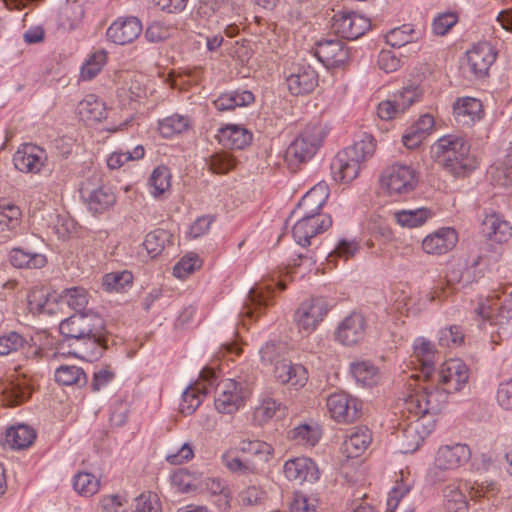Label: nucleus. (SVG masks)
I'll return each mask as SVG.
<instances>
[{"label": "nucleus", "mask_w": 512, "mask_h": 512, "mask_svg": "<svg viewBox=\"0 0 512 512\" xmlns=\"http://www.w3.org/2000/svg\"><path fill=\"white\" fill-rule=\"evenodd\" d=\"M431 157L455 177L464 176L478 166L476 158L470 154L468 140L459 134H447L439 138L431 146Z\"/></svg>", "instance_id": "1"}, {"label": "nucleus", "mask_w": 512, "mask_h": 512, "mask_svg": "<svg viewBox=\"0 0 512 512\" xmlns=\"http://www.w3.org/2000/svg\"><path fill=\"white\" fill-rule=\"evenodd\" d=\"M375 148L374 137L363 133L359 140L340 151L332 160L331 174L334 180L339 182L354 180L360 171L361 162L370 158L374 154Z\"/></svg>", "instance_id": "2"}, {"label": "nucleus", "mask_w": 512, "mask_h": 512, "mask_svg": "<svg viewBox=\"0 0 512 512\" xmlns=\"http://www.w3.org/2000/svg\"><path fill=\"white\" fill-rule=\"evenodd\" d=\"M449 393L438 384L428 383L408 395L404 401V410L411 416H435L445 407Z\"/></svg>", "instance_id": "3"}, {"label": "nucleus", "mask_w": 512, "mask_h": 512, "mask_svg": "<svg viewBox=\"0 0 512 512\" xmlns=\"http://www.w3.org/2000/svg\"><path fill=\"white\" fill-rule=\"evenodd\" d=\"M327 131L319 123H311L286 149L285 159L292 169L310 160L321 146Z\"/></svg>", "instance_id": "4"}, {"label": "nucleus", "mask_w": 512, "mask_h": 512, "mask_svg": "<svg viewBox=\"0 0 512 512\" xmlns=\"http://www.w3.org/2000/svg\"><path fill=\"white\" fill-rule=\"evenodd\" d=\"M105 327L104 319L97 312L87 310L74 313L62 320L59 331L65 341L80 342L81 339H90V337L98 336L99 333H104Z\"/></svg>", "instance_id": "5"}, {"label": "nucleus", "mask_w": 512, "mask_h": 512, "mask_svg": "<svg viewBox=\"0 0 512 512\" xmlns=\"http://www.w3.org/2000/svg\"><path fill=\"white\" fill-rule=\"evenodd\" d=\"M252 380L225 379L216 386L214 405L216 410L222 414H233L237 412L250 397L252 393Z\"/></svg>", "instance_id": "6"}, {"label": "nucleus", "mask_w": 512, "mask_h": 512, "mask_svg": "<svg viewBox=\"0 0 512 512\" xmlns=\"http://www.w3.org/2000/svg\"><path fill=\"white\" fill-rule=\"evenodd\" d=\"M496 55L491 44L488 42L478 43L466 53V60L461 66L463 75L469 80L485 77L495 62Z\"/></svg>", "instance_id": "7"}, {"label": "nucleus", "mask_w": 512, "mask_h": 512, "mask_svg": "<svg viewBox=\"0 0 512 512\" xmlns=\"http://www.w3.org/2000/svg\"><path fill=\"white\" fill-rule=\"evenodd\" d=\"M381 187L390 195H402L413 191L417 180L414 170L404 164L386 167L380 177Z\"/></svg>", "instance_id": "8"}, {"label": "nucleus", "mask_w": 512, "mask_h": 512, "mask_svg": "<svg viewBox=\"0 0 512 512\" xmlns=\"http://www.w3.org/2000/svg\"><path fill=\"white\" fill-rule=\"evenodd\" d=\"M414 417L401 428L399 436L401 452L405 454L415 452L435 427V419L431 417Z\"/></svg>", "instance_id": "9"}, {"label": "nucleus", "mask_w": 512, "mask_h": 512, "mask_svg": "<svg viewBox=\"0 0 512 512\" xmlns=\"http://www.w3.org/2000/svg\"><path fill=\"white\" fill-rule=\"evenodd\" d=\"M291 217H298L293 226V238L301 246L310 244V239L327 230L332 225L330 215H309L306 213L291 214Z\"/></svg>", "instance_id": "10"}, {"label": "nucleus", "mask_w": 512, "mask_h": 512, "mask_svg": "<svg viewBox=\"0 0 512 512\" xmlns=\"http://www.w3.org/2000/svg\"><path fill=\"white\" fill-rule=\"evenodd\" d=\"M286 83L292 95L309 94L318 86V73L304 61L293 63L288 69Z\"/></svg>", "instance_id": "11"}, {"label": "nucleus", "mask_w": 512, "mask_h": 512, "mask_svg": "<svg viewBox=\"0 0 512 512\" xmlns=\"http://www.w3.org/2000/svg\"><path fill=\"white\" fill-rule=\"evenodd\" d=\"M469 369L459 359L445 361L438 372L437 384L449 394L460 391L468 382Z\"/></svg>", "instance_id": "12"}, {"label": "nucleus", "mask_w": 512, "mask_h": 512, "mask_svg": "<svg viewBox=\"0 0 512 512\" xmlns=\"http://www.w3.org/2000/svg\"><path fill=\"white\" fill-rule=\"evenodd\" d=\"M367 322L358 312H351L344 317L336 327L335 340L344 346H354L360 343L366 334Z\"/></svg>", "instance_id": "13"}, {"label": "nucleus", "mask_w": 512, "mask_h": 512, "mask_svg": "<svg viewBox=\"0 0 512 512\" xmlns=\"http://www.w3.org/2000/svg\"><path fill=\"white\" fill-rule=\"evenodd\" d=\"M329 310L324 298H312L301 303L294 314V321L300 330L313 331Z\"/></svg>", "instance_id": "14"}, {"label": "nucleus", "mask_w": 512, "mask_h": 512, "mask_svg": "<svg viewBox=\"0 0 512 512\" xmlns=\"http://www.w3.org/2000/svg\"><path fill=\"white\" fill-rule=\"evenodd\" d=\"M275 287L284 290L286 285L283 280L271 279V282L261 283L253 287L248 294V303L245 304L241 312L249 318H255L262 309L269 305L270 300L274 294Z\"/></svg>", "instance_id": "15"}, {"label": "nucleus", "mask_w": 512, "mask_h": 512, "mask_svg": "<svg viewBox=\"0 0 512 512\" xmlns=\"http://www.w3.org/2000/svg\"><path fill=\"white\" fill-rule=\"evenodd\" d=\"M370 28L367 18L355 12H342L334 15L332 29L338 36L354 40L364 35Z\"/></svg>", "instance_id": "16"}, {"label": "nucleus", "mask_w": 512, "mask_h": 512, "mask_svg": "<svg viewBox=\"0 0 512 512\" xmlns=\"http://www.w3.org/2000/svg\"><path fill=\"white\" fill-rule=\"evenodd\" d=\"M327 408L333 419L349 423L359 417L361 402L345 392H338L327 398Z\"/></svg>", "instance_id": "17"}, {"label": "nucleus", "mask_w": 512, "mask_h": 512, "mask_svg": "<svg viewBox=\"0 0 512 512\" xmlns=\"http://www.w3.org/2000/svg\"><path fill=\"white\" fill-rule=\"evenodd\" d=\"M46 161V151L31 143L22 145L13 155L15 168L25 173H39Z\"/></svg>", "instance_id": "18"}, {"label": "nucleus", "mask_w": 512, "mask_h": 512, "mask_svg": "<svg viewBox=\"0 0 512 512\" xmlns=\"http://www.w3.org/2000/svg\"><path fill=\"white\" fill-rule=\"evenodd\" d=\"M315 55L327 67H340L350 57L349 49L338 39H324L317 42Z\"/></svg>", "instance_id": "19"}, {"label": "nucleus", "mask_w": 512, "mask_h": 512, "mask_svg": "<svg viewBox=\"0 0 512 512\" xmlns=\"http://www.w3.org/2000/svg\"><path fill=\"white\" fill-rule=\"evenodd\" d=\"M284 474L288 480L298 483H314L320 478L316 463L308 457H297L286 461Z\"/></svg>", "instance_id": "20"}, {"label": "nucleus", "mask_w": 512, "mask_h": 512, "mask_svg": "<svg viewBox=\"0 0 512 512\" xmlns=\"http://www.w3.org/2000/svg\"><path fill=\"white\" fill-rule=\"evenodd\" d=\"M142 32V24L136 17L119 18L107 29L109 40L118 45L133 42Z\"/></svg>", "instance_id": "21"}, {"label": "nucleus", "mask_w": 512, "mask_h": 512, "mask_svg": "<svg viewBox=\"0 0 512 512\" xmlns=\"http://www.w3.org/2000/svg\"><path fill=\"white\" fill-rule=\"evenodd\" d=\"M458 241L457 232L451 227H442L428 234L422 241V249L430 255H442L452 250Z\"/></svg>", "instance_id": "22"}, {"label": "nucleus", "mask_w": 512, "mask_h": 512, "mask_svg": "<svg viewBox=\"0 0 512 512\" xmlns=\"http://www.w3.org/2000/svg\"><path fill=\"white\" fill-rule=\"evenodd\" d=\"M471 457V451L465 444L441 446L435 457V467L440 470H453L465 464Z\"/></svg>", "instance_id": "23"}, {"label": "nucleus", "mask_w": 512, "mask_h": 512, "mask_svg": "<svg viewBox=\"0 0 512 512\" xmlns=\"http://www.w3.org/2000/svg\"><path fill=\"white\" fill-rule=\"evenodd\" d=\"M481 257L473 261L470 267L461 261L452 262L449 264L446 273V284L452 290H459L466 285L477 281L480 278V272L476 267L480 263Z\"/></svg>", "instance_id": "24"}, {"label": "nucleus", "mask_w": 512, "mask_h": 512, "mask_svg": "<svg viewBox=\"0 0 512 512\" xmlns=\"http://www.w3.org/2000/svg\"><path fill=\"white\" fill-rule=\"evenodd\" d=\"M81 197L86 203L89 211L94 214L103 213L112 207L116 201L115 194L107 186L91 188L84 184L80 190Z\"/></svg>", "instance_id": "25"}, {"label": "nucleus", "mask_w": 512, "mask_h": 512, "mask_svg": "<svg viewBox=\"0 0 512 512\" xmlns=\"http://www.w3.org/2000/svg\"><path fill=\"white\" fill-rule=\"evenodd\" d=\"M453 116L459 126L470 127L482 118L483 105L476 98H458L453 105Z\"/></svg>", "instance_id": "26"}, {"label": "nucleus", "mask_w": 512, "mask_h": 512, "mask_svg": "<svg viewBox=\"0 0 512 512\" xmlns=\"http://www.w3.org/2000/svg\"><path fill=\"white\" fill-rule=\"evenodd\" d=\"M274 377L281 384H289L296 389L303 387L308 381V372L301 364L291 361H276Z\"/></svg>", "instance_id": "27"}, {"label": "nucleus", "mask_w": 512, "mask_h": 512, "mask_svg": "<svg viewBox=\"0 0 512 512\" xmlns=\"http://www.w3.org/2000/svg\"><path fill=\"white\" fill-rule=\"evenodd\" d=\"M75 347L70 352L75 357L81 358L88 362L100 359L105 349H107L106 331L99 333L98 336L90 337V339H81L80 342L74 343Z\"/></svg>", "instance_id": "28"}, {"label": "nucleus", "mask_w": 512, "mask_h": 512, "mask_svg": "<svg viewBox=\"0 0 512 512\" xmlns=\"http://www.w3.org/2000/svg\"><path fill=\"white\" fill-rule=\"evenodd\" d=\"M512 232V227L500 215L493 213L486 215L481 223V233L488 240L498 244L506 242Z\"/></svg>", "instance_id": "29"}, {"label": "nucleus", "mask_w": 512, "mask_h": 512, "mask_svg": "<svg viewBox=\"0 0 512 512\" xmlns=\"http://www.w3.org/2000/svg\"><path fill=\"white\" fill-rule=\"evenodd\" d=\"M216 138L225 148L240 150L250 144L252 134L241 126L228 125L218 130Z\"/></svg>", "instance_id": "30"}, {"label": "nucleus", "mask_w": 512, "mask_h": 512, "mask_svg": "<svg viewBox=\"0 0 512 512\" xmlns=\"http://www.w3.org/2000/svg\"><path fill=\"white\" fill-rule=\"evenodd\" d=\"M21 211L14 204H0V242H5L17 233Z\"/></svg>", "instance_id": "31"}, {"label": "nucleus", "mask_w": 512, "mask_h": 512, "mask_svg": "<svg viewBox=\"0 0 512 512\" xmlns=\"http://www.w3.org/2000/svg\"><path fill=\"white\" fill-rule=\"evenodd\" d=\"M254 101V95L248 90H236L221 94L213 101L216 110L231 111L236 107L248 106Z\"/></svg>", "instance_id": "32"}, {"label": "nucleus", "mask_w": 512, "mask_h": 512, "mask_svg": "<svg viewBox=\"0 0 512 512\" xmlns=\"http://www.w3.org/2000/svg\"><path fill=\"white\" fill-rule=\"evenodd\" d=\"M371 440V434L367 428H356L355 431L345 438L342 450L348 458H356L367 449Z\"/></svg>", "instance_id": "33"}, {"label": "nucleus", "mask_w": 512, "mask_h": 512, "mask_svg": "<svg viewBox=\"0 0 512 512\" xmlns=\"http://www.w3.org/2000/svg\"><path fill=\"white\" fill-rule=\"evenodd\" d=\"M36 439L35 430L24 424L12 426L6 430L5 442L16 450H23L31 446Z\"/></svg>", "instance_id": "34"}, {"label": "nucleus", "mask_w": 512, "mask_h": 512, "mask_svg": "<svg viewBox=\"0 0 512 512\" xmlns=\"http://www.w3.org/2000/svg\"><path fill=\"white\" fill-rule=\"evenodd\" d=\"M2 394L4 402L9 407L24 403L31 397L30 385L25 380H12L3 385Z\"/></svg>", "instance_id": "35"}, {"label": "nucleus", "mask_w": 512, "mask_h": 512, "mask_svg": "<svg viewBox=\"0 0 512 512\" xmlns=\"http://www.w3.org/2000/svg\"><path fill=\"white\" fill-rule=\"evenodd\" d=\"M414 356L420 364V370L425 380L430 379L434 365V350L430 341L417 338L414 342Z\"/></svg>", "instance_id": "36"}, {"label": "nucleus", "mask_w": 512, "mask_h": 512, "mask_svg": "<svg viewBox=\"0 0 512 512\" xmlns=\"http://www.w3.org/2000/svg\"><path fill=\"white\" fill-rule=\"evenodd\" d=\"M9 262L16 268L40 269L46 265L45 255L14 248L9 253Z\"/></svg>", "instance_id": "37"}, {"label": "nucleus", "mask_w": 512, "mask_h": 512, "mask_svg": "<svg viewBox=\"0 0 512 512\" xmlns=\"http://www.w3.org/2000/svg\"><path fill=\"white\" fill-rule=\"evenodd\" d=\"M55 380L60 385L77 386L82 388L87 385L88 378L81 367L75 365H61L55 371Z\"/></svg>", "instance_id": "38"}, {"label": "nucleus", "mask_w": 512, "mask_h": 512, "mask_svg": "<svg viewBox=\"0 0 512 512\" xmlns=\"http://www.w3.org/2000/svg\"><path fill=\"white\" fill-rule=\"evenodd\" d=\"M207 394V386L201 383H195L188 386L182 393L180 403V412L183 415H191L199 407L203 398Z\"/></svg>", "instance_id": "39"}, {"label": "nucleus", "mask_w": 512, "mask_h": 512, "mask_svg": "<svg viewBox=\"0 0 512 512\" xmlns=\"http://www.w3.org/2000/svg\"><path fill=\"white\" fill-rule=\"evenodd\" d=\"M432 215V211L424 207L413 210H399L392 214L396 223L405 228L420 227L431 218Z\"/></svg>", "instance_id": "40"}, {"label": "nucleus", "mask_w": 512, "mask_h": 512, "mask_svg": "<svg viewBox=\"0 0 512 512\" xmlns=\"http://www.w3.org/2000/svg\"><path fill=\"white\" fill-rule=\"evenodd\" d=\"M444 507L447 512H466L468 502L460 485L449 484L443 489Z\"/></svg>", "instance_id": "41"}, {"label": "nucleus", "mask_w": 512, "mask_h": 512, "mask_svg": "<svg viewBox=\"0 0 512 512\" xmlns=\"http://www.w3.org/2000/svg\"><path fill=\"white\" fill-rule=\"evenodd\" d=\"M350 371L357 383L371 387L378 382V369L368 361L353 362Z\"/></svg>", "instance_id": "42"}, {"label": "nucleus", "mask_w": 512, "mask_h": 512, "mask_svg": "<svg viewBox=\"0 0 512 512\" xmlns=\"http://www.w3.org/2000/svg\"><path fill=\"white\" fill-rule=\"evenodd\" d=\"M79 114L91 121H101L106 118V108L104 103L95 95H87L78 105Z\"/></svg>", "instance_id": "43"}, {"label": "nucleus", "mask_w": 512, "mask_h": 512, "mask_svg": "<svg viewBox=\"0 0 512 512\" xmlns=\"http://www.w3.org/2000/svg\"><path fill=\"white\" fill-rule=\"evenodd\" d=\"M133 281V275L130 271H116L107 273L102 277V288L108 293H119L130 286Z\"/></svg>", "instance_id": "44"}, {"label": "nucleus", "mask_w": 512, "mask_h": 512, "mask_svg": "<svg viewBox=\"0 0 512 512\" xmlns=\"http://www.w3.org/2000/svg\"><path fill=\"white\" fill-rule=\"evenodd\" d=\"M61 302L67 304L75 313L85 312V308L89 302V295L83 287H71L65 289L60 294Z\"/></svg>", "instance_id": "45"}, {"label": "nucleus", "mask_w": 512, "mask_h": 512, "mask_svg": "<svg viewBox=\"0 0 512 512\" xmlns=\"http://www.w3.org/2000/svg\"><path fill=\"white\" fill-rule=\"evenodd\" d=\"M238 450L255 456L261 462H268L273 451L270 444L259 440H241Z\"/></svg>", "instance_id": "46"}, {"label": "nucleus", "mask_w": 512, "mask_h": 512, "mask_svg": "<svg viewBox=\"0 0 512 512\" xmlns=\"http://www.w3.org/2000/svg\"><path fill=\"white\" fill-rule=\"evenodd\" d=\"M359 249L360 245L356 240L341 239L335 249L327 255V264L336 266V260L338 258L348 260L354 257Z\"/></svg>", "instance_id": "47"}, {"label": "nucleus", "mask_w": 512, "mask_h": 512, "mask_svg": "<svg viewBox=\"0 0 512 512\" xmlns=\"http://www.w3.org/2000/svg\"><path fill=\"white\" fill-rule=\"evenodd\" d=\"M170 178L171 175L167 167H156L149 178L150 193L154 197L164 194L170 188Z\"/></svg>", "instance_id": "48"}, {"label": "nucleus", "mask_w": 512, "mask_h": 512, "mask_svg": "<svg viewBox=\"0 0 512 512\" xmlns=\"http://www.w3.org/2000/svg\"><path fill=\"white\" fill-rule=\"evenodd\" d=\"M73 486L80 495L90 497L98 492L100 480L88 472H79L75 475Z\"/></svg>", "instance_id": "49"}, {"label": "nucleus", "mask_w": 512, "mask_h": 512, "mask_svg": "<svg viewBox=\"0 0 512 512\" xmlns=\"http://www.w3.org/2000/svg\"><path fill=\"white\" fill-rule=\"evenodd\" d=\"M286 406L271 396H265L260 405L256 408V416L261 421H268L276 416L278 413L284 415Z\"/></svg>", "instance_id": "50"}, {"label": "nucleus", "mask_w": 512, "mask_h": 512, "mask_svg": "<svg viewBox=\"0 0 512 512\" xmlns=\"http://www.w3.org/2000/svg\"><path fill=\"white\" fill-rule=\"evenodd\" d=\"M464 489L468 492L471 499H478L481 497H489L494 495L497 491L496 485L493 481H470L463 482Z\"/></svg>", "instance_id": "51"}, {"label": "nucleus", "mask_w": 512, "mask_h": 512, "mask_svg": "<svg viewBox=\"0 0 512 512\" xmlns=\"http://www.w3.org/2000/svg\"><path fill=\"white\" fill-rule=\"evenodd\" d=\"M189 126V120L185 116L172 115L159 122V130L164 137H170L175 133L185 131Z\"/></svg>", "instance_id": "52"}, {"label": "nucleus", "mask_w": 512, "mask_h": 512, "mask_svg": "<svg viewBox=\"0 0 512 512\" xmlns=\"http://www.w3.org/2000/svg\"><path fill=\"white\" fill-rule=\"evenodd\" d=\"M28 341L21 334L11 331L0 336V356H6L22 349Z\"/></svg>", "instance_id": "53"}, {"label": "nucleus", "mask_w": 512, "mask_h": 512, "mask_svg": "<svg viewBox=\"0 0 512 512\" xmlns=\"http://www.w3.org/2000/svg\"><path fill=\"white\" fill-rule=\"evenodd\" d=\"M144 154L145 150L142 145L136 146L132 151L113 152L107 159V166L110 169H119L127 161L143 158Z\"/></svg>", "instance_id": "54"}, {"label": "nucleus", "mask_w": 512, "mask_h": 512, "mask_svg": "<svg viewBox=\"0 0 512 512\" xmlns=\"http://www.w3.org/2000/svg\"><path fill=\"white\" fill-rule=\"evenodd\" d=\"M211 172L216 174H225L234 168L235 162L226 152H217L206 159Z\"/></svg>", "instance_id": "55"}, {"label": "nucleus", "mask_w": 512, "mask_h": 512, "mask_svg": "<svg viewBox=\"0 0 512 512\" xmlns=\"http://www.w3.org/2000/svg\"><path fill=\"white\" fill-rule=\"evenodd\" d=\"M173 27L160 21L152 22L145 31V38L150 43H159L172 36Z\"/></svg>", "instance_id": "56"}, {"label": "nucleus", "mask_w": 512, "mask_h": 512, "mask_svg": "<svg viewBox=\"0 0 512 512\" xmlns=\"http://www.w3.org/2000/svg\"><path fill=\"white\" fill-rule=\"evenodd\" d=\"M167 240L168 234L166 231L155 230L146 235L143 245L149 254L156 256L163 251Z\"/></svg>", "instance_id": "57"}, {"label": "nucleus", "mask_w": 512, "mask_h": 512, "mask_svg": "<svg viewBox=\"0 0 512 512\" xmlns=\"http://www.w3.org/2000/svg\"><path fill=\"white\" fill-rule=\"evenodd\" d=\"M289 434L290 438L302 445L314 446L319 440L317 430L307 424L295 427Z\"/></svg>", "instance_id": "58"}, {"label": "nucleus", "mask_w": 512, "mask_h": 512, "mask_svg": "<svg viewBox=\"0 0 512 512\" xmlns=\"http://www.w3.org/2000/svg\"><path fill=\"white\" fill-rule=\"evenodd\" d=\"M106 60L104 52L93 54L81 68V78L85 81L93 79L102 69Z\"/></svg>", "instance_id": "59"}, {"label": "nucleus", "mask_w": 512, "mask_h": 512, "mask_svg": "<svg viewBox=\"0 0 512 512\" xmlns=\"http://www.w3.org/2000/svg\"><path fill=\"white\" fill-rule=\"evenodd\" d=\"M463 340L464 333L460 326L452 325L439 331L438 343L442 347L458 346Z\"/></svg>", "instance_id": "60"}, {"label": "nucleus", "mask_w": 512, "mask_h": 512, "mask_svg": "<svg viewBox=\"0 0 512 512\" xmlns=\"http://www.w3.org/2000/svg\"><path fill=\"white\" fill-rule=\"evenodd\" d=\"M325 202L320 201V198L316 195H311L308 191L299 202L297 208L293 211V214L306 213L309 215H321L320 209L324 206Z\"/></svg>", "instance_id": "61"}, {"label": "nucleus", "mask_w": 512, "mask_h": 512, "mask_svg": "<svg viewBox=\"0 0 512 512\" xmlns=\"http://www.w3.org/2000/svg\"><path fill=\"white\" fill-rule=\"evenodd\" d=\"M317 499L309 497L302 492H296L290 503L291 512H315L317 507Z\"/></svg>", "instance_id": "62"}, {"label": "nucleus", "mask_w": 512, "mask_h": 512, "mask_svg": "<svg viewBox=\"0 0 512 512\" xmlns=\"http://www.w3.org/2000/svg\"><path fill=\"white\" fill-rule=\"evenodd\" d=\"M160 505L156 494L143 493L135 499L133 512H160Z\"/></svg>", "instance_id": "63"}, {"label": "nucleus", "mask_w": 512, "mask_h": 512, "mask_svg": "<svg viewBox=\"0 0 512 512\" xmlns=\"http://www.w3.org/2000/svg\"><path fill=\"white\" fill-rule=\"evenodd\" d=\"M402 53L396 55L393 51L383 50L378 56V66L386 73H391L398 70L401 66Z\"/></svg>", "instance_id": "64"}]
</instances>
